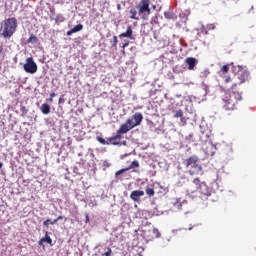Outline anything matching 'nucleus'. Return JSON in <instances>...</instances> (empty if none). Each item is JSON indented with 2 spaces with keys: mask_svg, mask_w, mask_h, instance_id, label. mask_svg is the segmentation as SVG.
Masks as SVG:
<instances>
[{
  "mask_svg": "<svg viewBox=\"0 0 256 256\" xmlns=\"http://www.w3.org/2000/svg\"><path fill=\"white\" fill-rule=\"evenodd\" d=\"M233 77H224V83H231V87L228 92H225L222 96L221 103L224 111H235L239 101L243 100V93L239 91V85L249 81V71L241 66L235 68Z\"/></svg>",
  "mask_w": 256,
  "mask_h": 256,
  "instance_id": "f257e3e1",
  "label": "nucleus"
},
{
  "mask_svg": "<svg viewBox=\"0 0 256 256\" xmlns=\"http://www.w3.org/2000/svg\"><path fill=\"white\" fill-rule=\"evenodd\" d=\"M151 1L150 0H141L137 5L136 8H131L130 19H134V21H139V17L141 19H147L149 15H151Z\"/></svg>",
  "mask_w": 256,
  "mask_h": 256,
  "instance_id": "f03ea898",
  "label": "nucleus"
},
{
  "mask_svg": "<svg viewBox=\"0 0 256 256\" xmlns=\"http://www.w3.org/2000/svg\"><path fill=\"white\" fill-rule=\"evenodd\" d=\"M190 191L192 193L198 192L200 194V199L202 201H207L209 197H211V191L209 190V186L205 184V182H201L199 178H195L190 185Z\"/></svg>",
  "mask_w": 256,
  "mask_h": 256,
  "instance_id": "7ed1b4c3",
  "label": "nucleus"
},
{
  "mask_svg": "<svg viewBox=\"0 0 256 256\" xmlns=\"http://www.w3.org/2000/svg\"><path fill=\"white\" fill-rule=\"evenodd\" d=\"M183 163L188 170L189 175H199L203 171V166L197 155L188 157Z\"/></svg>",
  "mask_w": 256,
  "mask_h": 256,
  "instance_id": "20e7f679",
  "label": "nucleus"
},
{
  "mask_svg": "<svg viewBox=\"0 0 256 256\" xmlns=\"http://www.w3.org/2000/svg\"><path fill=\"white\" fill-rule=\"evenodd\" d=\"M1 35L4 39H9L13 37L15 31H17V19L16 18H8L4 20L1 24Z\"/></svg>",
  "mask_w": 256,
  "mask_h": 256,
  "instance_id": "39448f33",
  "label": "nucleus"
},
{
  "mask_svg": "<svg viewBox=\"0 0 256 256\" xmlns=\"http://www.w3.org/2000/svg\"><path fill=\"white\" fill-rule=\"evenodd\" d=\"M124 132H121V128H119L116 132L115 136H112L107 139V145H127V141L121 143V139H123Z\"/></svg>",
  "mask_w": 256,
  "mask_h": 256,
  "instance_id": "423d86ee",
  "label": "nucleus"
},
{
  "mask_svg": "<svg viewBox=\"0 0 256 256\" xmlns=\"http://www.w3.org/2000/svg\"><path fill=\"white\" fill-rule=\"evenodd\" d=\"M23 68L26 73L33 75L37 71V63H35L33 57H29L26 59V63L24 64Z\"/></svg>",
  "mask_w": 256,
  "mask_h": 256,
  "instance_id": "0eeeda50",
  "label": "nucleus"
},
{
  "mask_svg": "<svg viewBox=\"0 0 256 256\" xmlns=\"http://www.w3.org/2000/svg\"><path fill=\"white\" fill-rule=\"evenodd\" d=\"M138 167H139V161L134 160V161L131 162V164H130V166L128 168H124V169L118 170L115 173V177L119 181H123V177H121V175H123V173H125V171H129L131 169H137Z\"/></svg>",
  "mask_w": 256,
  "mask_h": 256,
  "instance_id": "6e6552de",
  "label": "nucleus"
},
{
  "mask_svg": "<svg viewBox=\"0 0 256 256\" xmlns=\"http://www.w3.org/2000/svg\"><path fill=\"white\" fill-rule=\"evenodd\" d=\"M134 127H137V123L133 119H128L125 124L120 126V131L124 134L129 133Z\"/></svg>",
  "mask_w": 256,
  "mask_h": 256,
  "instance_id": "1a4fd4ad",
  "label": "nucleus"
},
{
  "mask_svg": "<svg viewBox=\"0 0 256 256\" xmlns=\"http://www.w3.org/2000/svg\"><path fill=\"white\" fill-rule=\"evenodd\" d=\"M145 195L143 190H134L130 194V199L134 201V203H141V197Z\"/></svg>",
  "mask_w": 256,
  "mask_h": 256,
  "instance_id": "9d476101",
  "label": "nucleus"
},
{
  "mask_svg": "<svg viewBox=\"0 0 256 256\" xmlns=\"http://www.w3.org/2000/svg\"><path fill=\"white\" fill-rule=\"evenodd\" d=\"M185 63L188 64L189 71H193V69H195V66L197 65V59L194 57H188L186 58Z\"/></svg>",
  "mask_w": 256,
  "mask_h": 256,
  "instance_id": "9b49d317",
  "label": "nucleus"
},
{
  "mask_svg": "<svg viewBox=\"0 0 256 256\" xmlns=\"http://www.w3.org/2000/svg\"><path fill=\"white\" fill-rule=\"evenodd\" d=\"M79 31H83V24H78V25L74 26L72 29H70L66 32V35L68 37H71V35H73V33H79Z\"/></svg>",
  "mask_w": 256,
  "mask_h": 256,
  "instance_id": "f8f14e48",
  "label": "nucleus"
},
{
  "mask_svg": "<svg viewBox=\"0 0 256 256\" xmlns=\"http://www.w3.org/2000/svg\"><path fill=\"white\" fill-rule=\"evenodd\" d=\"M119 37H128V39H133V29L131 28V26H128L126 32L121 33Z\"/></svg>",
  "mask_w": 256,
  "mask_h": 256,
  "instance_id": "ddd939ff",
  "label": "nucleus"
},
{
  "mask_svg": "<svg viewBox=\"0 0 256 256\" xmlns=\"http://www.w3.org/2000/svg\"><path fill=\"white\" fill-rule=\"evenodd\" d=\"M43 243H48V245H53V244H52V243H53V240L51 239V236H49V233H48V232H46L45 237L42 238V239L38 242L39 245H43Z\"/></svg>",
  "mask_w": 256,
  "mask_h": 256,
  "instance_id": "4468645a",
  "label": "nucleus"
},
{
  "mask_svg": "<svg viewBox=\"0 0 256 256\" xmlns=\"http://www.w3.org/2000/svg\"><path fill=\"white\" fill-rule=\"evenodd\" d=\"M227 73H229V64L223 65L219 71V74L221 75V77H223L224 80H225V77H231V76H225L227 75Z\"/></svg>",
  "mask_w": 256,
  "mask_h": 256,
  "instance_id": "2eb2a0df",
  "label": "nucleus"
},
{
  "mask_svg": "<svg viewBox=\"0 0 256 256\" xmlns=\"http://www.w3.org/2000/svg\"><path fill=\"white\" fill-rule=\"evenodd\" d=\"M40 111L43 113V115H49V113H51V106H49L47 103H44L42 104Z\"/></svg>",
  "mask_w": 256,
  "mask_h": 256,
  "instance_id": "dca6fc26",
  "label": "nucleus"
},
{
  "mask_svg": "<svg viewBox=\"0 0 256 256\" xmlns=\"http://www.w3.org/2000/svg\"><path fill=\"white\" fill-rule=\"evenodd\" d=\"M133 119L136 125H141V122L143 121V114L137 112L133 115Z\"/></svg>",
  "mask_w": 256,
  "mask_h": 256,
  "instance_id": "f3484780",
  "label": "nucleus"
},
{
  "mask_svg": "<svg viewBox=\"0 0 256 256\" xmlns=\"http://www.w3.org/2000/svg\"><path fill=\"white\" fill-rule=\"evenodd\" d=\"M147 215H149L147 210H138L136 213V217L139 219H147Z\"/></svg>",
  "mask_w": 256,
  "mask_h": 256,
  "instance_id": "a211bd4d",
  "label": "nucleus"
},
{
  "mask_svg": "<svg viewBox=\"0 0 256 256\" xmlns=\"http://www.w3.org/2000/svg\"><path fill=\"white\" fill-rule=\"evenodd\" d=\"M65 21V16H63V14H58L55 18V23L57 25H60V23H64Z\"/></svg>",
  "mask_w": 256,
  "mask_h": 256,
  "instance_id": "6ab92c4d",
  "label": "nucleus"
},
{
  "mask_svg": "<svg viewBox=\"0 0 256 256\" xmlns=\"http://www.w3.org/2000/svg\"><path fill=\"white\" fill-rule=\"evenodd\" d=\"M39 41V38L35 36L34 34H31L30 37L27 39V43H37Z\"/></svg>",
  "mask_w": 256,
  "mask_h": 256,
  "instance_id": "aec40b11",
  "label": "nucleus"
},
{
  "mask_svg": "<svg viewBox=\"0 0 256 256\" xmlns=\"http://www.w3.org/2000/svg\"><path fill=\"white\" fill-rule=\"evenodd\" d=\"M146 194L148 195V197H153L155 195V190L153 188L147 187Z\"/></svg>",
  "mask_w": 256,
  "mask_h": 256,
  "instance_id": "412c9836",
  "label": "nucleus"
},
{
  "mask_svg": "<svg viewBox=\"0 0 256 256\" xmlns=\"http://www.w3.org/2000/svg\"><path fill=\"white\" fill-rule=\"evenodd\" d=\"M165 19H175V14L173 12H164Z\"/></svg>",
  "mask_w": 256,
  "mask_h": 256,
  "instance_id": "4be33fe9",
  "label": "nucleus"
},
{
  "mask_svg": "<svg viewBox=\"0 0 256 256\" xmlns=\"http://www.w3.org/2000/svg\"><path fill=\"white\" fill-rule=\"evenodd\" d=\"M174 117H175L176 119L183 118V110H178V111H176Z\"/></svg>",
  "mask_w": 256,
  "mask_h": 256,
  "instance_id": "5701e85b",
  "label": "nucleus"
},
{
  "mask_svg": "<svg viewBox=\"0 0 256 256\" xmlns=\"http://www.w3.org/2000/svg\"><path fill=\"white\" fill-rule=\"evenodd\" d=\"M206 29L207 31H213L215 29V24H207Z\"/></svg>",
  "mask_w": 256,
  "mask_h": 256,
  "instance_id": "b1692460",
  "label": "nucleus"
},
{
  "mask_svg": "<svg viewBox=\"0 0 256 256\" xmlns=\"http://www.w3.org/2000/svg\"><path fill=\"white\" fill-rule=\"evenodd\" d=\"M117 43H119V40L117 39V36H114L112 40V47H117Z\"/></svg>",
  "mask_w": 256,
  "mask_h": 256,
  "instance_id": "393cba45",
  "label": "nucleus"
},
{
  "mask_svg": "<svg viewBox=\"0 0 256 256\" xmlns=\"http://www.w3.org/2000/svg\"><path fill=\"white\" fill-rule=\"evenodd\" d=\"M57 221H63V216H58L56 219H54V220L51 222V225H55V223H57Z\"/></svg>",
  "mask_w": 256,
  "mask_h": 256,
  "instance_id": "a878e982",
  "label": "nucleus"
},
{
  "mask_svg": "<svg viewBox=\"0 0 256 256\" xmlns=\"http://www.w3.org/2000/svg\"><path fill=\"white\" fill-rule=\"evenodd\" d=\"M51 223H53V221H51V219H47L43 222L44 227H49V225H51Z\"/></svg>",
  "mask_w": 256,
  "mask_h": 256,
  "instance_id": "bb28decb",
  "label": "nucleus"
},
{
  "mask_svg": "<svg viewBox=\"0 0 256 256\" xmlns=\"http://www.w3.org/2000/svg\"><path fill=\"white\" fill-rule=\"evenodd\" d=\"M113 253V250H111V248H107V251L103 254V256H111V254Z\"/></svg>",
  "mask_w": 256,
  "mask_h": 256,
  "instance_id": "cd10ccee",
  "label": "nucleus"
},
{
  "mask_svg": "<svg viewBox=\"0 0 256 256\" xmlns=\"http://www.w3.org/2000/svg\"><path fill=\"white\" fill-rule=\"evenodd\" d=\"M97 140L99 141V143H101L102 145H107V140L101 138V137H98Z\"/></svg>",
  "mask_w": 256,
  "mask_h": 256,
  "instance_id": "c85d7f7f",
  "label": "nucleus"
},
{
  "mask_svg": "<svg viewBox=\"0 0 256 256\" xmlns=\"http://www.w3.org/2000/svg\"><path fill=\"white\" fill-rule=\"evenodd\" d=\"M174 207H176L177 209H181V207H183V204H181V202H179V201H176L174 203Z\"/></svg>",
  "mask_w": 256,
  "mask_h": 256,
  "instance_id": "c756f323",
  "label": "nucleus"
},
{
  "mask_svg": "<svg viewBox=\"0 0 256 256\" xmlns=\"http://www.w3.org/2000/svg\"><path fill=\"white\" fill-rule=\"evenodd\" d=\"M180 119H181V125L183 126L187 125V120L185 119V117L182 116V118Z\"/></svg>",
  "mask_w": 256,
  "mask_h": 256,
  "instance_id": "7c9ffc66",
  "label": "nucleus"
},
{
  "mask_svg": "<svg viewBox=\"0 0 256 256\" xmlns=\"http://www.w3.org/2000/svg\"><path fill=\"white\" fill-rule=\"evenodd\" d=\"M157 21H159V18L157 16L152 18L151 23H157Z\"/></svg>",
  "mask_w": 256,
  "mask_h": 256,
  "instance_id": "2f4dec72",
  "label": "nucleus"
},
{
  "mask_svg": "<svg viewBox=\"0 0 256 256\" xmlns=\"http://www.w3.org/2000/svg\"><path fill=\"white\" fill-rule=\"evenodd\" d=\"M58 103H59V104H61V103H65V99H63V98H59Z\"/></svg>",
  "mask_w": 256,
  "mask_h": 256,
  "instance_id": "473e14b6",
  "label": "nucleus"
},
{
  "mask_svg": "<svg viewBox=\"0 0 256 256\" xmlns=\"http://www.w3.org/2000/svg\"><path fill=\"white\" fill-rule=\"evenodd\" d=\"M202 33H204L205 35H207L209 32L208 30H206L205 28L202 29Z\"/></svg>",
  "mask_w": 256,
  "mask_h": 256,
  "instance_id": "72a5a7b5",
  "label": "nucleus"
},
{
  "mask_svg": "<svg viewBox=\"0 0 256 256\" xmlns=\"http://www.w3.org/2000/svg\"><path fill=\"white\" fill-rule=\"evenodd\" d=\"M46 101L48 102V103H53V98H48V99H46Z\"/></svg>",
  "mask_w": 256,
  "mask_h": 256,
  "instance_id": "f704fd0d",
  "label": "nucleus"
},
{
  "mask_svg": "<svg viewBox=\"0 0 256 256\" xmlns=\"http://www.w3.org/2000/svg\"><path fill=\"white\" fill-rule=\"evenodd\" d=\"M127 46H129V42H126L124 45H122L123 49H125Z\"/></svg>",
  "mask_w": 256,
  "mask_h": 256,
  "instance_id": "c9c22d12",
  "label": "nucleus"
},
{
  "mask_svg": "<svg viewBox=\"0 0 256 256\" xmlns=\"http://www.w3.org/2000/svg\"><path fill=\"white\" fill-rule=\"evenodd\" d=\"M55 95H56L55 92L51 93V94H50V98L53 99V98L55 97Z\"/></svg>",
  "mask_w": 256,
  "mask_h": 256,
  "instance_id": "e433bc0d",
  "label": "nucleus"
},
{
  "mask_svg": "<svg viewBox=\"0 0 256 256\" xmlns=\"http://www.w3.org/2000/svg\"><path fill=\"white\" fill-rule=\"evenodd\" d=\"M117 9H118V11H121V4L117 5Z\"/></svg>",
  "mask_w": 256,
  "mask_h": 256,
  "instance_id": "4c0bfd02",
  "label": "nucleus"
},
{
  "mask_svg": "<svg viewBox=\"0 0 256 256\" xmlns=\"http://www.w3.org/2000/svg\"><path fill=\"white\" fill-rule=\"evenodd\" d=\"M86 222L89 223V216L86 215Z\"/></svg>",
  "mask_w": 256,
  "mask_h": 256,
  "instance_id": "58836bf2",
  "label": "nucleus"
},
{
  "mask_svg": "<svg viewBox=\"0 0 256 256\" xmlns=\"http://www.w3.org/2000/svg\"><path fill=\"white\" fill-rule=\"evenodd\" d=\"M153 231H154V232L156 231V233H158L157 237H159V230L154 229Z\"/></svg>",
  "mask_w": 256,
  "mask_h": 256,
  "instance_id": "ea45409f",
  "label": "nucleus"
},
{
  "mask_svg": "<svg viewBox=\"0 0 256 256\" xmlns=\"http://www.w3.org/2000/svg\"><path fill=\"white\" fill-rule=\"evenodd\" d=\"M2 168H3V163L0 162V169H2Z\"/></svg>",
  "mask_w": 256,
  "mask_h": 256,
  "instance_id": "a19ab883",
  "label": "nucleus"
}]
</instances>
